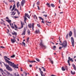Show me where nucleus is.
Masks as SVG:
<instances>
[{"label": "nucleus", "instance_id": "58836bf2", "mask_svg": "<svg viewBox=\"0 0 76 76\" xmlns=\"http://www.w3.org/2000/svg\"><path fill=\"white\" fill-rule=\"evenodd\" d=\"M74 32L75 33H76V29H75V28H74Z\"/></svg>", "mask_w": 76, "mask_h": 76}, {"label": "nucleus", "instance_id": "a211bd4d", "mask_svg": "<svg viewBox=\"0 0 76 76\" xmlns=\"http://www.w3.org/2000/svg\"><path fill=\"white\" fill-rule=\"evenodd\" d=\"M13 32H14V33L13 32H12V35H15V36H17V33L15 32L14 31Z\"/></svg>", "mask_w": 76, "mask_h": 76}, {"label": "nucleus", "instance_id": "37998d69", "mask_svg": "<svg viewBox=\"0 0 76 76\" xmlns=\"http://www.w3.org/2000/svg\"><path fill=\"white\" fill-rule=\"evenodd\" d=\"M14 26L15 28H18V27H17V26H16V25L14 24Z\"/></svg>", "mask_w": 76, "mask_h": 76}, {"label": "nucleus", "instance_id": "f3484780", "mask_svg": "<svg viewBox=\"0 0 76 76\" xmlns=\"http://www.w3.org/2000/svg\"><path fill=\"white\" fill-rule=\"evenodd\" d=\"M70 73L71 75H75V71L73 72V71H71Z\"/></svg>", "mask_w": 76, "mask_h": 76}, {"label": "nucleus", "instance_id": "5701e85b", "mask_svg": "<svg viewBox=\"0 0 76 76\" xmlns=\"http://www.w3.org/2000/svg\"><path fill=\"white\" fill-rule=\"evenodd\" d=\"M16 11L17 12L18 15H19L20 14V12H19L18 10L15 9L14 10V11Z\"/></svg>", "mask_w": 76, "mask_h": 76}, {"label": "nucleus", "instance_id": "69168bd1", "mask_svg": "<svg viewBox=\"0 0 76 76\" xmlns=\"http://www.w3.org/2000/svg\"><path fill=\"white\" fill-rule=\"evenodd\" d=\"M3 25H4V26H6V24H5V23H3Z\"/></svg>", "mask_w": 76, "mask_h": 76}, {"label": "nucleus", "instance_id": "f257e3e1", "mask_svg": "<svg viewBox=\"0 0 76 76\" xmlns=\"http://www.w3.org/2000/svg\"><path fill=\"white\" fill-rule=\"evenodd\" d=\"M10 60V59L9 58H8L6 56H4V59L5 60V61L6 63L9 64L10 66H12V67H14L15 69H18V66H16V65L14 63H13L7 60Z\"/></svg>", "mask_w": 76, "mask_h": 76}, {"label": "nucleus", "instance_id": "f704fd0d", "mask_svg": "<svg viewBox=\"0 0 76 76\" xmlns=\"http://www.w3.org/2000/svg\"><path fill=\"white\" fill-rule=\"evenodd\" d=\"M34 18H36V19H38V18H37V16L35 15H34Z\"/></svg>", "mask_w": 76, "mask_h": 76}, {"label": "nucleus", "instance_id": "a18cd8bd", "mask_svg": "<svg viewBox=\"0 0 76 76\" xmlns=\"http://www.w3.org/2000/svg\"><path fill=\"white\" fill-rule=\"evenodd\" d=\"M44 16H45V18H47V15H43Z\"/></svg>", "mask_w": 76, "mask_h": 76}, {"label": "nucleus", "instance_id": "1a4fd4ad", "mask_svg": "<svg viewBox=\"0 0 76 76\" xmlns=\"http://www.w3.org/2000/svg\"><path fill=\"white\" fill-rule=\"evenodd\" d=\"M6 21L7 22H8V23H9V24H10V26H11V23L12 22V21L11 20H6Z\"/></svg>", "mask_w": 76, "mask_h": 76}, {"label": "nucleus", "instance_id": "3c124183", "mask_svg": "<svg viewBox=\"0 0 76 76\" xmlns=\"http://www.w3.org/2000/svg\"><path fill=\"white\" fill-rule=\"evenodd\" d=\"M43 70L44 72H45V71H46V69L45 68L43 69Z\"/></svg>", "mask_w": 76, "mask_h": 76}, {"label": "nucleus", "instance_id": "de8ad7c7", "mask_svg": "<svg viewBox=\"0 0 76 76\" xmlns=\"http://www.w3.org/2000/svg\"><path fill=\"white\" fill-rule=\"evenodd\" d=\"M22 44H23V45H25V43L23 42Z\"/></svg>", "mask_w": 76, "mask_h": 76}, {"label": "nucleus", "instance_id": "9d476101", "mask_svg": "<svg viewBox=\"0 0 76 76\" xmlns=\"http://www.w3.org/2000/svg\"><path fill=\"white\" fill-rule=\"evenodd\" d=\"M68 60L69 61V62H70V61H71L72 62L74 61L73 60V58H70V57H68Z\"/></svg>", "mask_w": 76, "mask_h": 76}, {"label": "nucleus", "instance_id": "680f3d73", "mask_svg": "<svg viewBox=\"0 0 76 76\" xmlns=\"http://www.w3.org/2000/svg\"><path fill=\"white\" fill-rule=\"evenodd\" d=\"M20 70H21V72H23V70H22V68H20Z\"/></svg>", "mask_w": 76, "mask_h": 76}, {"label": "nucleus", "instance_id": "4468645a", "mask_svg": "<svg viewBox=\"0 0 76 76\" xmlns=\"http://www.w3.org/2000/svg\"><path fill=\"white\" fill-rule=\"evenodd\" d=\"M72 66L73 67V69H74V70H76V66L75 65V64H72Z\"/></svg>", "mask_w": 76, "mask_h": 76}, {"label": "nucleus", "instance_id": "6e6552de", "mask_svg": "<svg viewBox=\"0 0 76 76\" xmlns=\"http://www.w3.org/2000/svg\"><path fill=\"white\" fill-rule=\"evenodd\" d=\"M39 70L40 72V73L41 75L42 76H45V75H44V74H43V72L41 71V69L40 68H39Z\"/></svg>", "mask_w": 76, "mask_h": 76}, {"label": "nucleus", "instance_id": "338daca9", "mask_svg": "<svg viewBox=\"0 0 76 76\" xmlns=\"http://www.w3.org/2000/svg\"><path fill=\"white\" fill-rule=\"evenodd\" d=\"M7 31L8 32H10V31H9V29H7Z\"/></svg>", "mask_w": 76, "mask_h": 76}, {"label": "nucleus", "instance_id": "774afa93", "mask_svg": "<svg viewBox=\"0 0 76 76\" xmlns=\"http://www.w3.org/2000/svg\"><path fill=\"white\" fill-rule=\"evenodd\" d=\"M33 7H34L35 6V4H33Z\"/></svg>", "mask_w": 76, "mask_h": 76}, {"label": "nucleus", "instance_id": "ea45409f", "mask_svg": "<svg viewBox=\"0 0 76 76\" xmlns=\"http://www.w3.org/2000/svg\"><path fill=\"white\" fill-rule=\"evenodd\" d=\"M69 35V34H67L66 35V39H67V38H68V35Z\"/></svg>", "mask_w": 76, "mask_h": 76}, {"label": "nucleus", "instance_id": "6ab92c4d", "mask_svg": "<svg viewBox=\"0 0 76 76\" xmlns=\"http://www.w3.org/2000/svg\"><path fill=\"white\" fill-rule=\"evenodd\" d=\"M39 32V30H36L35 32V33L37 34H38Z\"/></svg>", "mask_w": 76, "mask_h": 76}, {"label": "nucleus", "instance_id": "f8f14e48", "mask_svg": "<svg viewBox=\"0 0 76 76\" xmlns=\"http://www.w3.org/2000/svg\"><path fill=\"white\" fill-rule=\"evenodd\" d=\"M21 27L20 28V29H21L23 27V25H25V23H22V21H21Z\"/></svg>", "mask_w": 76, "mask_h": 76}, {"label": "nucleus", "instance_id": "a878e982", "mask_svg": "<svg viewBox=\"0 0 76 76\" xmlns=\"http://www.w3.org/2000/svg\"><path fill=\"white\" fill-rule=\"evenodd\" d=\"M15 57V55H13L12 56H10L11 58H14V57Z\"/></svg>", "mask_w": 76, "mask_h": 76}, {"label": "nucleus", "instance_id": "ddd939ff", "mask_svg": "<svg viewBox=\"0 0 76 76\" xmlns=\"http://www.w3.org/2000/svg\"><path fill=\"white\" fill-rule=\"evenodd\" d=\"M16 40L15 39H11V41L12 43H15V42L16 41Z\"/></svg>", "mask_w": 76, "mask_h": 76}, {"label": "nucleus", "instance_id": "c756f323", "mask_svg": "<svg viewBox=\"0 0 76 76\" xmlns=\"http://www.w3.org/2000/svg\"><path fill=\"white\" fill-rule=\"evenodd\" d=\"M19 2H18L17 3V7L18 8H19Z\"/></svg>", "mask_w": 76, "mask_h": 76}, {"label": "nucleus", "instance_id": "603ef678", "mask_svg": "<svg viewBox=\"0 0 76 76\" xmlns=\"http://www.w3.org/2000/svg\"><path fill=\"white\" fill-rule=\"evenodd\" d=\"M12 5H11L10 7V9H12Z\"/></svg>", "mask_w": 76, "mask_h": 76}, {"label": "nucleus", "instance_id": "4be33fe9", "mask_svg": "<svg viewBox=\"0 0 76 76\" xmlns=\"http://www.w3.org/2000/svg\"><path fill=\"white\" fill-rule=\"evenodd\" d=\"M46 5H47V6L48 7H51V6H50V4L47 3Z\"/></svg>", "mask_w": 76, "mask_h": 76}, {"label": "nucleus", "instance_id": "864d4df0", "mask_svg": "<svg viewBox=\"0 0 76 76\" xmlns=\"http://www.w3.org/2000/svg\"><path fill=\"white\" fill-rule=\"evenodd\" d=\"M1 48H4V47L1 46Z\"/></svg>", "mask_w": 76, "mask_h": 76}, {"label": "nucleus", "instance_id": "5fc2aeb1", "mask_svg": "<svg viewBox=\"0 0 76 76\" xmlns=\"http://www.w3.org/2000/svg\"><path fill=\"white\" fill-rule=\"evenodd\" d=\"M37 7H38V10H40V9H39V7L38 6H37Z\"/></svg>", "mask_w": 76, "mask_h": 76}, {"label": "nucleus", "instance_id": "393cba45", "mask_svg": "<svg viewBox=\"0 0 76 76\" xmlns=\"http://www.w3.org/2000/svg\"><path fill=\"white\" fill-rule=\"evenodd\" d=\"M13 13H14V12H12V13L11 15V16H12L13 15L14 16V15H15V14H16L15 12L14 14Z\"/></svg>", "mask_w": 76, "mask_h": 76}, {"label": "nucleus", "instance_id": "9b49d317", "mask_svg": "<svg viewBox=\"0 0 76 76\" xmlns=\"http://www.w3.org/2000/svg\"><path fill=\"white\" fill-rule=\"evenodd\" d=\"M25 0H23L21 2V5H22V6H23V5H24V4H25Z\"/></svg>", "mask_w": 76, "mask_h": 76}, {"label": "nucleus", "instance_id": "bb28decb", "mask_svg": "<svg viewBox=\"0 0 76 76\" xmlns=\"http://www.w3.org/2000/svg\"><path fill=\"white\" fill-rule=\"evenodd\" d=\"M51 6H52V7H55V5H54V4H51Z\"/></svg>", "mask_w": 76, "mask_h": 76}, {"label": "nucleus", "instance_id": "473e14b6", "mask_svg": "<svg viewBox=\"0 0 76 76\" xmlns=\"http://www.w3.org/2000/svg\"><path fill=\"white\" fill-rule=\"evenodd\" d=\"M36 60H37V61H38L39 62L40 61L39 60V59L38 58H36Z\"/></svg>", "mask_w": 76, "mask_h": 76}, {"label": "nucleus", "instance_id": "7c9ffc66", "mask_svg": "<svg viewBox=\"0 0 76 76\" xmlns=\"http://www.w3.org/2000/svg\"><path fill=\"white\" fill-rule=\"evenodd\" d=\"M29 61L30 62V63H35V62H36L35 61Z\"/></svg>", "mask_w": 76, "mask_h": 76}, {"label": "nucleus", "instance_id": "b1692460", "mask_svg": "<svg viewBox=\"0 0 76 76\" xmlns=\"http://www.w3.org/2000/svg\"><path fill=\"white\" fill-rule=\"evenodd\" d=\"M50 61L51 62V63H52V64H53V60H52V59H50V58H49Z\"/></svg>", "mask_w": 76, "mask_h": 76}, {"label": "nucleus", "instance_id": "dca6fc26", "mask_svg": "<svg viewBox=\"0 0 76 76\" xmlns=\"http://www.w3.org/2000/svg\"><path fill=\"white\" fill-rule=\"evenodd\" d=\"M72 32L70 31L69 33V36L70 37H72Z\"/></svg>", "mask_w": 76, "mask_h": 76}, {"label": "nucleus", "instance_id": "c03bdc74", "mask_svg": "<svg viewBox=\"0 0 76 76\" xmlns=\"http://www.w3.org/2000/svg\"><path fill=\"white\" fill-rule=\"evenodd\" d=\"M6 72H7V75H10V73H9V72L7 71Z\"/></svg>", "mask_w": 76, "mask_h": 76}, {"label": "nucleus", "instance_id": "052dcab7", "mask_svg": "<svg viewBox=\"0 0 76 76\" xmlns=\"http://www.w3.org/2000/svg\"><path fill=\"white\" fill-rule=\"evenodd\" d=\"M46 22H47V23H51V22H48L47 21H46Z\"/></svg>", "mask_w": 76, "mask_h": 76}, {"label": "nucleus", "instance_id": "49530a36", "mask_svg": "<svg viewBox=\"0 0 76 76\" xmlns=\"http://www.w3.org/2000/svg\"><path fill=\"white\" fill-rule=\"evenodd\" d=\"M42 23H44V20H42Z\"/></svg>", "mask_w": 76, "mask_h": 76}, {"label": "nucleus", "instance_id": "4c0bfd02", "mask_svg": "<svg viewBox=\"0 0 76 76\" xmlns=\"http://www.w3.org/2000/svg\"><path fill=\"white\" fill-rule=\"evenodd\" d=\"M15 76H19V74H18V73H15Z\"/></svg>", "mask_w": 76, "mask_h": 76}, {"label": "nucleus", "instance_id": "09e8293b", "mask_svg": "<svg viewBox=\"0 0 76 76\" xmlns=\"http://www.w3.org/2000/svg\"><path fill=\"white\" fill-rule=\"evenodd\" d=\"M29 38H28L27 39V42H28V40H29Z\"/></svg>", "mask_w": 76, "mask_h": 76}, {"label": "nucleus", "instance_id": "2f4dec72", "mask_svg": "<svg viewBox=\"0 0 76 76\" xmlns=\"http://www.w3.org/2000/svg\"><path fill=\"white\" fill-rule=\"evenodd\" d=\"M39 18L41 19V20H44V19L42 18L41 17H39Z\"/></svg>", "mask_w": 76, "mask_h": 76}, {"label": "nucleus", "instance_id": "f03ea898", "mask_svg": "<svg viewBox=\"0 0 76 76\" xmlns=\"http://www.w3.org/2000/svg\"><path fill=\"white\" fill-rule=\"evenodd\" d=\"M59 44L61 45L62 46V47H60L59 48V50H61V48L63 47L64 48H66V47H67V41H65L63 42L62 44H61L59 43Z\"/></svg>", "mask_w": 76, "mask_h": 76}, {"label": "nucleus", "instance_id": "a19ab883", "mask_svg": "<svg viewBox=\"0 0 76 76\" xmlns=\"http://www.w3.org/2000/svg\"><path fill=\"white\" fill-rule=\"evenodd\" d=\"M37 5H39V1L37 2Z\"/></svg>", "mask_w": 76, "mask_h": 76}, {"label": "nucleus", "instance_id": "e433bc0d", "mask_svg": "<svg viewBox=\"0 0 76 76\" xmlns=\"http://www.w3.org/2000/svg\"><path fill=\"white\" fill-rule=\"evenodd\" d=\"M67 62L69 64V65L70 66V62H69V61L68 60Z\"/></svg>", "mask_w": 76, "mask_h": 76}, {"label": "nucleus", "instance_id": "412c9836", "mask_svg": "<svg viewBox=\"0 0 76 76\" xmlns=\"http://www.w3.org/2000/svg\"><path fill=\"white\" fill-rule=\"evenodd\" d=\"M15 7H16V6H15V4H14L12 9L11 10V11H13Z\"/></svg>", "mask_w": 76, "mask_h": 76}, {"label": "nucleus", "instance_id": "39448f33", "mask_svg": "<svg viewBox=\"0 0 76 76\" xmlns=\"http://www.w3.org/2000/svg\"><path fill=\"white\" fill-rule=\"evenodd\" d=\"M71 39L72 45L73 47H74V39H73V37H71Z\"/></svg>", "mask_w": 76, "mask_h": 76}, {"label": "nucleus", "instance_id": "c9c22d12", "mask_svg": "<svg viewBox=\"0 0 76 76\" xmlns=\"http://www.w3.org/2000/svg\"><path fill=\"white\" fill-rule=\"evenodd\" d=\"M37 26L38 27H39V28H40V27H41V25L39 24H37Z\"/></svg>", "mask_w": 76, "mask_h": 76}, {"label": "nucleus", "instance_id": "bf43d9fd", "mask_svg": "<svg viewBox=\"0 0 76 76\" xmlns=\"http://www.w3.org/2000/svg\"><path fill=\"white\" fill-rule=\"evenodd\" d=\"M53 48H56V46H54L53 47Z\"/></svg>", "mask_w": 76, "mask_h": 76}, {"label": "nucleus", "instance_id": "423d86ee", "mask_svg": "<svg viewBox=\"0 0 76 76\" xmlns=\"http://www.w3.org/2000/svg\"><path fill=\"white\" fill-rule=\"evenodd\" d=\"M40 46H41V48H45V46L44 44L42 43V42H41L39 44Z\"/></svg>", "mask_w": 76, "mask_h": 76}, {"label": "nucleus", "instance_id": "cd10ccee", "mask_svg": "<svg viewBox=\"0 0 76 76\" xmlns=\"http://www.w3.org/2000/svg\"><path fill=\"white\" fill-rule=\"evenodd\" d=\"M0 70L1 71V72H4V71H3V69H2L0 68Z\"/></svg>", "mask_w": 76, "mask_h": 76}, {"label": "nucleus", "instance_id": "4d7b16f0", "mask_svg": "<svg viewBox=\"0 0 76 76\" xmlns=\"http://www.w3.org/2000/svg\"><path fill=\"white\" fill-rule=\"evenodd\" d=\"M60 37H59V40L60 41V42L61 43V41H60Z\"/></svg>", "mask_w": 76, "mask_h": 76}, {"label": "nucleus", "instance_id": "79ce46f5", "mask_svg": "<svg viewBox=\"0 0 76 76\" xmlns=\"http://www.w3.org/2000/svg\"><path fill=\"white\" fill-rule=\"evenodd\" d=\"M24 20H26L27 19V18H26V17H25L24 18Z\"/></svg>", "mask_w": 76, "mask_h": 76}, {"label": "nucleus", "instance_id": "72a5a7b5", "mask_svg": "<svg viewBox=\"0 0 76 76\" xmlns=\"http://www.w3.org/2000/svg\"><path fill=\"white\" fill-rule=\"evenodd\" d=\"M9 2H10L11 3H12V2H14V3H15V1H13L12 0H11Z\"/></svg>", "mask_w": 76, "mask_h": 76}, {"label": "nucleus", "instance_id": "13d9d810", "mask_svg": "<svg viewBox=\"0 0 76 76\" xmlns=\"http://www.w3.org/2000/svg\"><path fill=\"white\" fill-rule=\"evenodd\" d=\"M6 19H8V20H9V18L7 17H6Z\"/></svg>", "mask_w": 76, "mask_h": 76}, {"label": "nucleus", "instance_id": "2eb2a0df", "mask_svg": "<svg viewBox=\"0 0 76 76\" xmlns=\"http://www.w3.org/2000/svg\"><path fill=\"white\" fill-rule=\"evenodd\" d=\"M25 17H27L28 19H30V17L29 16L28 14L26 13L25 14Z\"/></svg>", "mask_w": 76, "mask_h": 76}, {"label": "nucleus", "instance_id": "0e129e2a", "mask_svg": "<svg viewBox=\"0 0 76 76\" xmlns=\"http://www.w3.org/2000/svg\"><path fill=\"white\" fill-rule=\"evenodd\" d=\"M12 37L13 38V39H15V36H13Z\"/></svg>", "mask_w": 76, "mask_h": 76}, {"label": "nucleus", "instance_id": "20e7f679", "mask_svg": "<svg viewBox=\"0 0 76 76\" xmlns=\"http://www.w3.org/2000/svg\"><path fill=\"white\" fill-rule=\"evenodd\" d=\"M4 64L5 66V67H6V69H7L8 70H9V71H10L11 72L13 70L9 66V65L4 63Z\"/></svg>", "mask_w": 76, "mask_h": 76}, {"label": "nucleus", "instance_id": "8fccbe9b", "mask_svg": "<svg viewBox=\"0 0 76 76\" xmlns=\"http://www.w3.org/2000/svg\"><path fill=\"white\" fill-rule=\"evenodd\" d=\"M74 37H75V38L76 37V33H74Z\"/></svg>", "mask_w": 76, "mask_h": 76}, {"label": "nucleus", "instance_id": "0eeeda50", "mask_svg": "<svg viewBox=\"0 0 76 76\" xmlns=\"http://www.w3.org/2000/svg\"><path fill=\"white\" fill-rule=\"evenodd\" d=\"M26 28H24L21 35H25V32H26Z\"/></svg>", "mask_w": 76, "mask_h": 76}, {"label": "nucleus", "instance_id": "7ed1b4c3", "mask_svg": "<svg viewBox=\"0 0 76 76\" xmlns=\"http://www.w3.org/2000/svg\"><path fill=\"white\" fill-rule=\"evenodd\" d=\"M35 26V23H32V24L30 23L28 25V26L29 28H32V31L34 30V26Z\"/></svg>", "mask_w": 76, "mask_h": 76}, {"label": "nucleus", "instance_id": "e2e57ef3", "mask_svg": "<svg viewBox=\"0 0 76 76\" xmlns=\"http://www.w3.org/2000/svg\"><path fill=\"white\" fill-rule=\"evenodd\" d=\"M14 18H15V19H16V18H18V17H14Z\"/></svg>", "mask_w": 76, "mask_h": 76}, {"label": "nucleus", "instance_id": "aec40b11", "mask_svg": "<svg viewBox=\"0 0 76 76\" xmlns=\"http://www.w3.org/2000/svg\"><path fill=\"white\" fill-rule=\"evenodd\" d=\"M27 32L28 35H30V34H31V32L30 31V30H28L27 31Z\"/></svg>", "mask_w": 76, "mask_h": 76}, {"label": "nucleus", "instance_id": "c85d7f7f", "mask_svg": "<svg viewBox=\"0 0 76 76\" xmlns=\"http://www.w3.org/2000/svg\"><path fill=\"white\" fill-rule=\"evenodd\" d=\"M61 69L62 71H65V69L64 68V67H62Z\"/></svg>", "mask_w": 76, "mask_h": 76}, {"label": "nucleus", "instance_id": "6e6d98bb", "mask_svg": "<svg viewBox=\"0 0 76 76\" xmlns=\"http://www.w3.org/2000/svg\"><path fill=\"white\" fill-rule=\"evenodd\" d=\"M29 67H32V65H30Z\"/></svg>", "mask_w": 76, "mask_h": 76}]
</instances>
